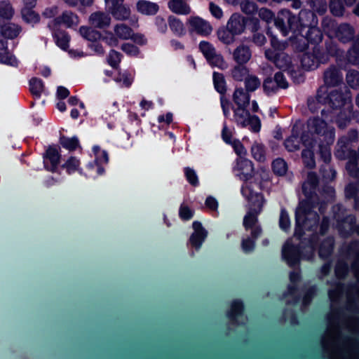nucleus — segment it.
I'll return each instance as SVG.
<instances>
[{
    "instance_id": "obj_1",
    "label": "nucleus",
    "mask_w": 359,
    "mask_h": 359,
    "mask_svg": "<svg viewBox=\"0 0 359 359\" xmlns=\"http://www.w3.org/2000/svg\"><path fill=\"white\" fill-rule=\"evenodd\" d=\"M343 287L341 283H337L334 288L328 291L332 311L327 316V328L322 337L321 344L325 354L329 359H341L343 358L339 313L334 310V303L342 294Z\"/></svg>"
},
{
    "instance_id": "obj_2",
    "label": "nucleus",
    "mask_w": 359,
    "mask_h": 359,
    "mask_svg": "<svg viewBox=\"0 0 359 359\" xmlns=\"http://www.w3.org/2000/svg\"><path fill=\"white\" fill-rule=\"evenodd\" d=\"M307 127L312 137L310 139L307 134H303L301 137L303 144L312 148L316 143H318L320 157L324 163H327L331 160L330 146L334 141V128L318 116L309 118Z\"/></svg>"
},
{
    "instance_id": "obj_3",
    "label": "nucleus",
    "mask_w": 359,
    "mask_h": 359,
    "mask_svg": "<svg viewBox=\"0 0 359 359\" xmlns=\"http://www.w3.org/2000/svg\"><path fill=\"white\" fill-rule=\"evenodd\" d=\"M318 202L311 201V199L302 201L295 211L296 226L294 236L301 240L304 231L303 229L314 231L316 230L319 223V215L313 211Z\"/></svg>"
},
{
    "instance_id": "obj_4",
    "label": "nucleus",
    "mask_w": 359,
    "mask_h": 359,
    "mask_svg": "<svg viewBox=\"0 0 359 359\" xmlns=\"http://www.w3.org/2000/svg\"><path fill=\"white\" fill-rule=\"evenodd\" d=\"M257 182L250 181L244 182L242 186V194L250 203L249 210L255 213H260L262 210L265 200L262 194L257 193L255 187H257Z\"/></svg>"
},
{
    "instance_id": "obj_5",
    "label": "nucleus",
    "mask_w": 359,
    "mask_h": 359,
    "mask_svg": "<svg viewBox=\"0 0 359 359\" xmlns=\"http://www.w3.org/2000/svg\"><path fill=\"white\" fill-rule=\"evenodd\" d=\"M264 55L266 59L274 63L278 68L289 71L292 76H294L293 74H297L292 65V58L286 53L267 49L265 50Z\"/></svg>"
},
{
    "instance_id": "obj_6",
    "label": "nucleus",
    "mask_w": 359,
    "mask_h": 359,
    "mask_svg": "<svg viewBox=\"0 0 359 359\" xmlns=\"http://www.w3.org/2000/svg\"><path fill=\"white\" fill-rule=\"evenodd\" d=\"M247 107H236L233 109V118L241 127L250 126L255 133L260 130L261 123L257 116H251Z\"/></svg>"
},
{
    "instance_id": "obj_7",
    "label": "nucleus",
    "mask_w": 359,
    "mask_h": 359,
    "mask_svg": "<svg viewBox=\"0 0 359 359\" xmlns=\"http://www.w3.org/2000/svg\"><path fill=\"white\" fill-rule=\"evenodd\" d=\"M190 32H194L202 36H208L212 31V27L209 22L198 16H191L187 22Z\"/></svg>"
},
{
    "instance_id": "obj_8",
    "label": "nucleus",
    "mask_w": 359,
    "mask_h": 359,
    "mask_svg": "<svg viewBox=\"0 0 359 359\" xmlns=\"http://www.w3.org/2000/svg\"><path fill=\"white\" fill-rule=\"evenodd\" d=\"M327 104L332 109H341L344 106L347 108L351 105V97L348 94H344L338 90H333L328 94Z\"/></svg>"
},
{
    "instance_id": "obj_9",
    "label": "nucleus",
    "mask_w": 359,
    "mask_h": 359,
    "mask_svg": "<svg viewBox=\"0 0 359 359\" xmlns=\"http://www.w3.org/2000/svg\"><path fill=\"white\" fill-rule=\"evenodd\" d=\"M300 246L286 242L282 249V256L290 266L298 264L301 258Z\"/></svg>"
},
{
    "instance_id": "obj_10",
    "label": "nucleus",
    "mask_w": 359,
    "mask_h": 359,
    "mask_svg": "<svg viewBox=\"0 0 359 359\" xmlns=\"http://www.w3.org/2000/svg\"><path fill=\"white\" fill-rule=\"evenodd\" d=\"M259 214L248 210L243 219V226L245 230H251L250 235L254 239H257L262 231L260 225L258 224L257 215Z\"/></svg>"
},
{
    "instance_id": "obj_11",
    "label": "nucleus",
    "mask_w": 359,
    "mask_h": 359,
    "mask_svg": "<svg viewBox=\"0 0 359 359\" xmlns=\"http://www.w3.org/2000/svg\"><path fill=\"white\" fill-rule=\"evenodd\" d=\"M324 83L327 87H334L343 81V76L339 67L330 65L323 73Z\"/></svg>"
},
{
    "instance_id": "obj_12",
    "label": "nucleus",
    "mask_w": 359,
    "mask_h": 359,
    "mask_svg": "<svg viewBox=\"0 0 359 359\" xmlns=\"http://www.w3.org/2000/svg\"><path fill=\"white\" fill-rule=\"evenodd\" d=\"M233 60L236 64H246L252 57V50L248 45L241 41L232 53Z\"/></svg>"
},
{
    "instance_id": "obj_13",
    "label": "nucleus",
    "mask_w": 359,
    "mask_h": 359,
    "mask_svg": "<svg viewBox=\"0 0 359 359\" xmlns=\"http://www.w3.org/2000/svg\"><path fill=\"white\" fill-rule=\"evenodd\" d=\"M318 184V177L316 173L309 172L307 175L306 181L302 184V191L304 194L306 196V199H311V201L317 202L316 200V196H313V194Z\"/></svg>"
},
{
    "instance_id": "obj_14",
    "label": "nucleus",
    "mask_w": 359,
    "mask_h": 359,
    "mask_svg": "<svg viewBox=\"0 0 359 359\" xmlns=\"http://www.w3.org/2000/svg\"><path fill=\"white\" fill-rule=\"evenodd\" d=\"M243 304L240 300H234L231 303V309L227 313V316L232 323L243 324L247 320V318L243 313Z\"/></svg>"
},
{
    "instance_id": "obj_15",
    "label": "nucleus",
    "mask_w": 359,
    "mask_h": 359,
    "mask_svg": "<svg viewBox=\"0 0 359 359\" xmlns=\"http://www.w3.org/2000/svg\"><path fill=\"white\" fill-rule=\"evenodd\" d=\"M60 154L56 147H49L44 156V166L52 172H55L60 163Z\"/></svg>"
},
{
    "instance_id": "obj_16",
    "label": "nucleus",
    "mask_w": 359,
    "mask_h": 359,
    "mask_svg": "<svg viewBox=\"0 0 359 359\" xmlns=\"http://www.w3.org/2000/svg\"><path fill=\"white\" fill-rule=\"evenodd\" d=\"M334 35L339 41L346 43L353 39L355 30L349 24L342 23L336 27Z\"/></svg>"
},
{
    "instance_id": "obj_17",
    "label": "nucleus",
    "mask_w": 359,
    "mask_h": 359,
    "mask_svg": "<svg viewBox=\"0 0 359 359\" xmlns=\"http://www.w3.org/2000/svg\"><path fill=\"white\" fill-rule=\"evenodd\" d=\"M193 229L194 231L190 236L189 243L198 250L206 238L208 232L199 222L193 223Z\"/></svg>"
},
{
    "instance_id": "obj_18",
    "label": "nucleus",
    "mask_w": 359,
    "mask_h": 359,
    "mask_svg": "<svg viewBox=\"0 0 359 359\" xmlns=\"http://www.w3.org/2000/svg\"><path fill=\"white\" fill-rule=\"evenodd\" d=\"M236 168L241 172L240 175L243 180H245V182H256L252 179L254 167L251 161L246 158L240 159L237 162Z\"/></svg>"
},
{
    "instance_id": "obj_19",
    "label": "nucleus",
    "mask_w": 359,
    "mask_h": 359,
    "mask_svg": "<svg viewBox=\"0 0 359 359\" xmlns=\"http://www.w3.org/2000/svg\"><path fill=\"white\" fill-rule=\"evenodd\" d=\"M299 28L311 27L318 25V20L316 15L308 9H302L298 15Z\"/></svg>"
},
{
    "instance_id": "obj_20",
    "label": "nucleus",
    "mask_w": 359,
    "mask_h": 359,
    "mask_svg": "<svg viewBox=\"0 0 359 359\" xmlns=\"http://www.w3.org/2000/svg\"><path fill=\"white\" fill-rule=\"evenodd\" d=\"M349 255H353L355 259L351 265L352 270L358 281V288L356 290L355 298L359 299V242H352L348 248Z\"/></svg>"
},
{
    "instance_id": "obj_21",
    "label": "nucleus",
    "mask_w": 359,
    "mask_h": 359,
    "mask_svg": "<svg viewBox=\"0 0 359 359\" xmlns=\"http://www.w3.org/2000/svg\"><path fill=\"white\" fill-rule=\"evenodd\" d=\"M55 25H64L66 27H76L79 24V16L71 11H65L54 19Z\"/></svg>"
},
{
    "instance_id": "obj_22",
    "label": "nucleus",
    "mask_w": 359,
    "mask_h": 359,
    "mask_svg": "<svg viewBox=\"0 0 359 359\" xmlns=\"http://www.w3.org/2000/svg\"><path fill=\"white\" fill-rule=\"evenodd\" d=\"M89 22L94 27L103 29L109 26L111 18L106 13L97 11L90 15Z\"/></svg>"
},
{
    "instance_id": "obj_23",
    "label": "nucleus",
    "mask_w": 359,
    "mask_h": 359,
    "mask_svg": "<svg viewBox=\"0 0 359 359\" xmlns=\"http://www.w3.org/2000/svg\"><path fill=\"white\" fill-rule=\"evenodd\" d=\"M107 11L117 20H128L131 14L129 6L125 4L124 2L114 5L107 8Z\"/></svg>"
},
{
    "instance_id": "obj_24",
    "label": "nucleus",
    "mask_w": 359,
    "mask_h": 359,
    "mask_svg": "<svg viewBox=\"0 0 359 359\" xmlns=\"http://www.w3.org/2000/svg\"><path fill=\"white\" fill-rule=\"evenodd\" d=\"M187 0H169L168 8L177 15H188L191 13V8L187 2Z\"/></svg>"
},
{
    "instance_id": "obj_25",
    "label": "nucleus",
    "mask_w": 359,
    "mask_h": 359,
    "mask_svg": "<svg viewBox=\"0 0 359 359\" xmlns=\"http://www.w3.org/2000/svg\"><path fill=\"white\" fill-rule=\"evenodd\" d=\"M226 27L236 36L241 34L245 27L243 18L237 13L231 16Z\"/></svg>"
},
{
    "instance_id": "obj_26",
    "label": "nucleus",
    "mask_w": 359,
    "mask_h": 359,
    "mask_svg": "<svg viewBox=\"0 0 359 359\" xmlns=\"http://www.w3.org/2000/svg\"><path fill=\"white\" fill-rule=\"evenodd\" d=\"M249 93L243 88H236L233 94V101L237 107H248L250 104Z\"/></svg>"
},
{
    "instance_id": "obj_27",
    "label": "nucleus",
    "mask_w": 359,
    "mask_h": 359,
    "mask_svg": "<svg viewBox=\"0 0 359 359\" xmlns=\"http://www.w3.org/2000/svg\"><path fill=\"white\" fill-rule=\"evenodd\" d=\"M22 31V27L15 23L8 22L1 27L0 33L4 38L15 39L18 36Z\"/></svg>"
},
{
    "instance_id": "obj_28",
    "label": "nucleus",
    "mask_w": 359,
    "mask_h": 359,
    "mask_svg": "<svg viewBox=\"0 0 359 359\" xmlns=\"http://www.w3.org/2000/svg\"><path fill=\"white\" fill-rule=\"evenodd\" d=\"M137 9L144 15H155L159 9L157 4L146 0H140L137 3Z\"/></svg>"
},
{
    "instance_id": "obj_29",
    "label": "nucleus",
    "mask_w": 359,
    "mask_h": 359,
    "mask_svg": "<svg viewBox=\"0 0 359 359\" xmlns=\"http://www.w3.org/2000/svg\"><path fill=\"white\" fill-rule=\"evenodd\" d=\"M304 37L309 43L312 44H318L322 41L323 34L318 25H315L309 27V29Z\"/></svg>"
},
{
    "instance_id": "obj_30",
    "label": "nucleus",
    "mask_w": 359,
    "mask_h": 359,
    "mask_svg": "<svg viewBox=\"0 0 359 359\" xmlns=\"http://www.w3.org/2000/svg\"><path fill=\"white\" fill-rule=\"evenodd\" d=\"M302 67L307 70H313L319 65V61L313 53H306L301 57Z\"/></svg>"
},
{
    "instance_id": "obj_31",
    "label": "nucleus",
    "mask_w": 359,
    "mask_h": 359,
    "mask_svg": "<svg viewBox=\"0 0 359 359\" xmlns=\"http://www.w3.org/2000/svg\"><path fill=\"white\" fill-rule=\"evenodd\" d=\"M133 32L132 28L124 23H118L114 27V34L121 40L130 39L133 36Z\"/></svg>"
},
{
    "instance_id": "obj_32",
    "label": "nucleus",
    "mask_w": 359,
    "mask_h": 359,
    "mask_svg": "<svg viewBox=\"0 0 359 359\" xmlns=\"http://www.w3.org/2000/svg\"><path fill=\"white\" fill-rule=\"evenodd\" d=\"M168 23L170 29L175 35L182 36L185 34L186 31L184 24L178 18L170 15L168 18Z\"/></svg>"
},
{
    "instance_id": "obj_33",
    "label": "nucleus",
    "mask_w": 359,
    "mask_h": 359,
    "mask_svg": "<svg viewBox=\"0 0 359 359\" xmlns=\"http://www.w3.org/2000/svg\"><path fill=\"white\" fill-rule=\"evenodd\" d=\"M245 64H236L231 69V77L237 81H243L249 75V69Z\"/></svg>"
},
{
    "instance_id": "obj_34",
    "label": "nucleus",
    "mask_w": 359,
    "mask_h": 359,
    "mask_svg": "<svg viewBox=\"0 0 359 359\" xmlns=\"http://www.w3.org/2000/svg\"><path fill=\"white\" fill-rule=\"evenodd\" d=\"M21 15L23 20L28 24H36L40 21V15L33 10V8L22 7Z\"/></svg>"
},
{
    "instance_id": "obj_35",
    "label": "nucleus",
    "mask_w": 359,
    "mask_h": 359,
    "mask_svg": "<svg viewBox=\"0 0 359 359\" xmlns=\"http://www.w3.org/2000/svg\"><path fill=\"white\" fill-rule=\"evenodd\" d=\"M15 14V9L9 0L0 1V18L11 20Z\"/></svg>"
},
{
    "instance_id": "obj_36",
    "label": "nucleus",
    "mask_w": 359,
    "mask_h": 359,
    "mask_svg": "<svg viewBox=\"0 0 359 359\" xmlns=\"http://www.w3.org/2000/svg\"><path fill=\"white\" fill-rule=\"evenodd\" d=\"M79 32L84 39L92 41L93 43L101 39L102 38L100 32L92 27L82 26L79 29Z\"/></svg>"
},
{
    "instance_id": "obj_37",
    "label": "nucleus",
    "mask_w": 359,
    "mask_h": 359,
    "mask_svg": "<svg viewBox=\"0 0 359 359\" xmlns=\"http://www.w3.org/2000/svg\"><path fill=\"white\" fill-rule=\"evenodd\" d=\"M334 248V238L328 237L320 244L319 248V256L322 258L328 257L332 252Z\"/></svg>"
},
{
    "instance_id": "obj_38",
    "label": "nucleus",
    "mask_w": 359,
    "mask_h": 359,
    "mask_svg": "<svg viewBox=\"0 0 359 359\" xmlns=\"http://www.w3.org/2000/svg\"><path fill=\"white\" fill-rule=\"evenodd\" d=\"M251 154L257 161L264 162L266 160V149L262 143L255 142L251 147Z\"/></svg>"
},
{
    "instance_id": "obj_39",
    "label": "nucleus",
    "mask_w": 359,
    "mask_h": 359,
    "mask_svg": "<svg viewBox=\"0 0 359 359\" xmlns=\"http://www.w3.org/2000/svg\"><path fill=\"white\" fill-rule=\"evenodd\" d=\"M213 82L216 90L220 93L222 96L224 95L226 91V86L224 75L221 73L214 72Z\"/></svg>"
},
{
    "instance_id": "obj_40",
    "label": "nucleus",
    "mask_w": 359,
    "mask_h": 359,
    "mask_svg": "<svg viewBox=\"0 0 359 359\" xmlns=\"http://www.w3.org/2000/svg\"><path fill=\"white\" fill-rule=\"evenodd\" d=\"M235 36L226 27L217 31L219 40L226 45H230L235 41Z\"/></svg>"
},
{
    "instance_id": "obj_41",
    "label": "nucleus",
    "mask_w": 359,
    "mask_h": 359,
    "mask_svg": "<svg viewBox=\"0 0 359 359\" xmlns=\"http://www.w3.org/2000/svg\"><path fill=\"white\" fill-rule=\"evenodd\" d=\"M282 15L286 19L288 31L290 29H297L299 28L298 17L294 15L289 10H282Z\"/></svg>"
},
{
    "instance_id": "obj_42",
    "label": "nucleus",
    "mask_w": 359,
    "mask_h": 359,
    "mask_svg": "<svg viewBox=\"0 0 359 359\" xmlns=\"http://www.w3.org/2000/svg\"><path fill=\"white\" fill-rule=\"evenodd\" d=\"M207 61L212 67H216L220 69H225L228 67V64L224 60V57L217 52L208 58Z\"/></svg>"
},
{
    "instance_id": "obj_43",
    "label": "nucleus",
    "mask_w": 359,
    "mask_h": 359,
    "mask_svg": "<svg viewBox=\"0 0 359 359\" xmlns=\"http://www.w3.org/2000/svg\"><path fill=\"white\" fill-rule=\"evenodd\" d=\"M272 170L278 176H283L287 170V163L281 158H278L272 162Z\"/></svg>"
},
{
    "instance_id": "obj_44",
    "label": "nucleus",
    "mask_w": 359,
    "mask_h": 359,
    "mask_svg": "<svg viewBox=\"0 0 359 359\" xmlns=\"http://www.w3.org/2000/svg\"><path fill=\"white\" fill-rule=\"evenodd\" d=\"M29 90L34 96L39 97L44 90L42 81L37 78H32L29 81Z\"/></svg>"
},
{
    "instance_id": "obj_45",
    "label": "nucleus",
    "mask_w": 359,
    "mask_h": 359,
    "mask_svg": "<svg viewBox=\"0 0 359 359\" xmlns=\"http://www.w3.org/2000/svg\"><path fill=\"white\" fill-rule=\"evenodd\" d=\"M60 144L69 151H74L79 147V142L77 137H67L62 136L60 138Z\"/></svg>"
},
{
    "instance_id": "obj_46",
    "label": "nucleus",
    "mask_w": 359,
    "mask_h": 359,
    "mask_svg": "<svg viewBox=\"0 0 359 359\" xmlns=\"http://www.w3.org/2000/svg\"><path fill=\"white\" fill-rule=\"evenodd\" d=\"M0 62L11 67H17L18 65V60L15 55L8 51V48L0 53Z\"/></svg>"
},
{
    "instance_id": "obj_47",
    "label": "nucleus",
    "mask_w": 359,
    "mask_h": 359,
    "mask_svg": "<svg viewBox=\"0 0 359 359\" xmlns=\"http://www.w3.org/2000/svg\"><path fill=\"white\" fill-rule=\"evenodd\" d=\"M241 10L248 15H253L258 11L257 4L250 0H243L240 4Z\"/></svg>"
},
{
    "instance_id": "obj_48",
    "label": "nucleus",
    "mask_w": 359,
    "mask_h": 359,
    "mask_svg": "<svg viewBox=\"0 0 359 359\" xmlns=\"http://www.w3.org/2000/svg\"><path fill=\"white\" fill-rule=\"evenodd\" d=\"M244 81L245 90L248 93L256 90L261 86L260 80L255 75L249 74Z\"/></svg>"
},
{
    "instance_id": "obj_49",
    "label": "nucleus",
    "mask_w": 359,
    "mask_h": 359,
    "mask_svg": "<svg viewBox=\"0 0 359 359\" xmlns=\"http://www.w3.org/2000/svg\"><path fill=\"white\" fill-rule=\"evenodd\" d=\"M330 10L332 14L336 17L343 16L345 11L341 0H331Z\"/></svg>"
},
{
    "instance_id": "obj_50",
    "label": "nucleus",
    "mask_w": 359,
    "mask_h": 359,
    "mask_svg": "<svg viewBox=\"0 0 359 359\" xmlns=\"http://www.w3.org/2000/svg\"><path fill=\"white\" fill-rule=\"evenodd\" d=\"M346 80L348 85L352 88H359V72L354 69L348 70Z\"/></svg>"
},
{
    "instance_id": "obj_51",
    "label": "nucleus",
    "mask_w": 359,
    "mask_h": 359,
    "mask_svg": "<svg viewBox=\"0 0 359 359\" xmlns=\"http://www.w3.org/2000/svg\"><path fill=\"white\" fill-rule=\"evenodd\" d=\"M54 37L57 45L61 48L66 50L69 41L68 34L64 31H57L55 33Z\"/></svg>"
},
{
    "instance_id": "obj_52",
    "label": "nucleus",
    "mask_w": 359,
    "mask_h": 359,
    "mask_svg": "<svg viewBox=\"0 0 359 359\" xmlns=\"http://www.w3.org/2000/svg\"><path fill=\"white\" fill-rule=\"evenodd\" d=\"M308 4L313 11L320 15L327 11V5L325 0H309Z\"/></svg>"
},
{
    "instance_id": "obj_53",
    "label": "nucleus",
    "mask_w": 359,
    "mask_h": 359,
    "mask_svg": "<svg viewBox=\"0 0 359 359\" xmlns=\"http://www.w3.org/2000/svg\"><path fill=\"white\" fill-rule=\"evenodd\" d=\"M330 160L327 163H325V165L322 166L320 172L323 176V178L326 181H332L335 179L337 172L336 171L330 167L328 163Z\"/></svg>"
},
{
    "instance_id": "obj_54",
    "label": "nucleus",
    "mask_w": 359,
    "mask_h": 359,
    "mask_svg": "<svg viewBox=\"0 0 359 359\" xmlns=\"http://www.w3.org/2000/svg\"><path fill=\"white\" fill-rule=\"evenodd\" d=\"M334 218L337 221V226L339 228V230L341 231L342 229V225L344 223H348V229L347 233H349V231H352L353 230V225L355 223V218L353 215H348L344 219H341L339 215H334Z\"/></svg>"
},
{
    "instance_id": "obj_55",
    "label": "nucleus",
    "mask_w": 359,
    "mask_h": 359,
    "mask_svg": "<svg viewBox=\"0 0 359 359\" xmlns=\"http://www.w3.org/2000/svg\"><path fill=\"white\" fill-rule=\"evenodd\" d=\"M279 226L283 231H287L290 229V220L289 215L284 208H281L280 210Z\"/></svg>"
},
{
    "instance_id": "obj_56",
    "label": "nucleus",
    "mask_w": 359,
    "mask_h": 359,
    "mask_svg": "<svg viewBox=\"0 0 359 359\" xmlns=\"http://www.w3.org/2000/svg\"><path fill=\"white\" fill-rule=\"evenodd\" d=\"M299 140L297 135H291L285 141V147L289 151H294L299 149Z\"/></svg>"
},
{
    "instance_id": "obj_57",
    "label": "nucleus",
    "mask_w": 359,
    "mask_h": 359,
    "mask_svg": "<svg viewBox=\"0 0 359 359\" xmlns=\"http://www.w3.org/2000/svg\"><path fill=\"white\" fill-rule=\"evenodd\" d=\"M199 48L206 60L217 52L213 45L208 41H201Z\"/></svg>"
},
{
    "instance_id": "obj_58",
    "label": "nucleus",
    "mask_w": 359,
    "mask_h": 359,
    "mask_svg": "<svg viewBox=\"0 0 359 359\" xmlns=\"http://www.w3.org/2000/svg\"><path fill=\"white\" fill-rule=\"evenodd\" d=\"M275 25L277 28H278L282 33V34L285 36L288 34V29L287 26L286 19L282 15V11L279 13L277 18H274Z\"/></svg>"
},
{
    "instance_id": "obj_59",
    "label": "nucleus",
    "mask_w": 359,
    "mask_h": 359,
    "mask_svg": "<svg viewBox=\"0 0 359 359\" xmlns=\"http://www.w3.org/2000/svg\"><path fill=\"white\" fill-rule=\"evenodd\" d=\"M115 81L118 83H122L125 87H130L133 81V76L128 72L118 73L115 78Z\"/></svg>"
},
{
    "instance_id": "obj_60",
    "label": "nucleus",
    "mask_w": 359,
    "mask_h": 359,
    "mask_svg": "<svg viewBox=\"0 0 359 359\" xmlns=\"http://www.w3.org/2000/svg\"><path fill=\"white\" fill-rule=\"evenodd\" d=\"M302 157L306 166L311 168L315 166L314 154L310 149L303 150Z\"/></svg>"
},
{
    "instance_id": "obj_61",
    "label": "nucleus",
    "mask_w": 359,
    "mask_h": 359,
    "mask_svg": "<svg viewBox=\"0 0 359 359\" xmlns=\"http://www.w3.org/2000/svg\"><path fill=\"white\" fill-rule=\"evenodd\" d=\"M122 55L115 50H111L107 57L108 63L114 68H117L121 62Z\"/></svg>"
},
{
    "instance_id": "obj_62",
    "label": "nucleus",
    "mask_w": 359,
    "mask_h": 359,
    "mask_svg": "<svg viewBox=\"0 0 359 359\" xmlns=\"http://www.w3.org/2000/svg\"><path fill=\"white\" fill-rule=\"evenodd\" d=\"M328 94L327 92V89L325 86H320L317 92L316 95L313 97L315 100H316V103H320V104H327L328 101Z\"/></svg>"
},
{
    "instance_id": "obj_63",
    "label": "nucleus",
    "mask_w": 359,
    "mask_h": 359,
    "mask_svg": "<svg viewBox=\"0 0 359 359\" xmlns=\"http://www.w3.org/2000/svg\"><path fill=\"white\" fill-rule=\"evenodd\" d=\"M263 88L264 91L268 94L276 93L279 89L277 83L274 79L272 78H267L264 80Z\"/></svg>"
},
{
    "instance_id": "obj_64",
    "label": "nucleus",
    "mask_w": 359,
    "mask_h": 359,
    "mask_svg": "<svg viewBox=\"0 0 359 359\" xmlns=\"http://www.w3.org/2000/svg\"><path fill=\"white\" fill-rule=\"evenodd\" d=\"M348 271V264L341 260L338 261L335 266V274L339 278H343Z\"/></svg>"
}]
</instances>
